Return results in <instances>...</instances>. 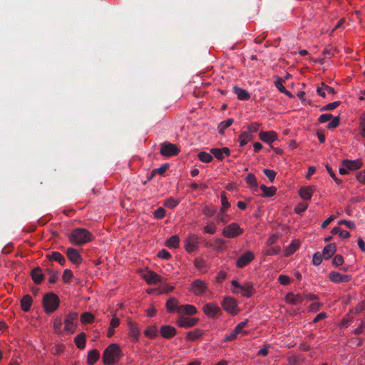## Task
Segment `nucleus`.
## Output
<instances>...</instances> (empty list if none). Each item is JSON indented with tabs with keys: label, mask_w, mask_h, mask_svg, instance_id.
<instances>
[{
	"label": "nucleus",
	"mask_w": 365,
	"mask_h": 365,
	"mask_svg": "<svg viewBox=\"0 0 365 365\" xmlns=\"http://www.w3.org/2000/svg\"><path fill=\"white\" fill-rule=\"evenodd\" d=\"M93 240V235L88 230L81 227L74 229L69 235L70 242L78 246L91 242Z\"/></svg>",
	"instance_id": "1"
},
{
	"label": "nucleus",
	"mask_w": 365,
	"mask_h": 365,
	"mask_svg": "<svg viewBox=\"0 0 365 365\" xmlns=\"http://www.w3.org/2000/svg\"><path fill=\"white\" fill-rule=\"evenodd\" d=\"M121 356L122 352L119 346L111 344L103 351V361L105 365H113L118 362Z\"/></svg>",
	"instance_id": "2"
},
{
	"label": "nucleus",
	"mask_w": 365,
	"mask_h": 365,
	"mask_svg": "<svg viewBox=\"0 0 365 365\" xmlns=\"http://www.w3.org/2000/svg\"><path fill=\"white\" fill-rule=\"evenodd\" d=\"M59 305L58 297L54 293L46 294L43 297V307L46 313H52Z\"/></svg>",
	"instance_id": "3"
},
{
	"label": "nucleus",
	"mask_w": 365,
	"mask_h": 365,
	"mask_svg": "<svg viewBox=\"0 0 365 365\" xmlns=\"http://www.w3.org/2000/svg\"><path fill=\"white\" fill-rule=\"evenodd\" d=\"M232 292L235 294H240L243 297H250L255 293L253 284L252 282H247L242 285L237 281L232 280Z\"/></svg>",
	"instance_id": "4"
},
{
	"label": "nucleus",
	"mask_w": 365,
	"mask_h": 365,
	"mask_svg": "<svg viewBox=\"0 0 365 365\" xmlns=\"http://www.w3.org/2000/svg\"><path fill=\"white\" fill-rule=\"evenodd\" d=\"M243 230L240 228V225L233 222L225 227L222 230V235L228 238H235L242 235Z\"/></svg>",
	"instance_id": "5"
},
{
	"label": "nucleus",
	"mask_w": 365,
	"mask_h": 365,
	"mask_svg": "<svg viewBox=\"0 0 365 365\" xmlns=\"http://www.w3.org/2000/svg\"><path fill=\"white\" fill-rule=\"evenodd\" d=\"M77 320L78 314L76 312H70L68 315H66L64 320V329L67 333L73 334L76 331Z\"/></svg>",
	"instance_id": "6"
},
{
	"label": "nucleus",
	"mask_w": 365,
	"mask_h": 365,
	"mask_svg": "<svg viewBox=\"0 0 365 365\" xmlns=\"http://www.w3.org/2000/svg\"><path fill=\"white\" fill-rule=\"evenodd\" d=\"M160 153L165 157L175 156L180 153V149L175 144L165 142L161 144Z\"/></svg>",
	"instance_id": "7"
},
{
	"label": "nucleus",
	"mask_w": 365,
	"mask_h": 365,
	"mask_svg": "<svg viewBox=\"0 0 365 365\" xmlns=\"http://www.w3.org/2000/svg\"><path fill=\"white\" fill-rule=\"evenodd\" d=\"M221 304L223 309L231 314H237L239 312L237 302L232 297H225Z\"/></svg>",
	"instance_id": "8"
},
{
	"label": "nucleus",
	"mask_w": 365,
	"mask_h": 365,
	"mask_svg": "<svg viewBox=\"0 0 365 365\" xmlns=\"http://www.w3.org/2000/svg\"><path fill=\"white\" fill-rule=\"evenodd\" d=\"M185 249L187 252H192L199 247V240L197 235H191L185 240Z\"/></svg>",
	"instance_id": "9"
},
{
	"label": "nucleus",
	"mask_w": 365,
	"mask_h": 365,
	"mask_svg": "<svg viewBox=\"0 0 365 365\" xmlns=\"http://www.w3.org/2000/svg\"><path fill=\"white\" fill-rule=\"evenodd\" d=\"M254 258V253L252 251L248 250L238 257L236 262V265L239 268H242L251 262Z\"/></svg>",
	"instance_id": "10"
},
{
	"label": "nucleus",
	"mask_w": 365,
	"mask_h": 365,
	"mask_svg": "<svg viewBox=\"0 0 365 365\" xmlns=\"http://www.w3.org/2000/svg\"><path fill=\"white\" fill-rule=\"evenodd\" d=\"M207 289V284L202 280L195 279L192 283L191 292L195 295H200Z\"/></svg>",
	"instance_id": "11"
},
{
	"label": "nucleus",
	"mask_w": 365,
	"mask_h": 365,
	"mask_svg": "<svg viewBox=\"0 0 365 365\" xmlns=\"http://www.w3.org/2000/svg\"><path fill=\"white\" fill-rule=\"evenodd\" d=\"M143 277L145 282L150 284H156L162 282V277L151 270L145 271L143 274Z\"/></svg>",
	"instance_id": "12"
},
{
	"label": "nucleus",
	"mask_w": 365,
	"mask_h": 365,
	"mask_svg": "<svg viewBox=\"0 0 365 365\" xmlns=\"http://www.w3.org/2000/svg\"><path fill=\"white\" fill-rule=\"evenodd\" d=\"M329 279L334 283L348 282L351 277L348 274H342L337 272H331L329 274Z\"/></svg>",
	"instance_id": "13"
},
{
	"label": "nucleus",
	"mask_w": 365,
	"mask_h": 365,
	"mask_svg": "<svg viewBox=\"0 0 365 365\" xmlns=\"http://www.w3.org/2000/svg\"><path fill=\"white\" fill-rule=\"evenodd\" d=\"M66 255L69 260L75 264H79L82 262V257L80 253L77 250L74 248H68L66 251Z\"/></svg>",
	"instance_id": "14"
},
{
	"label": "nucleus",
	"mask_w": 365,
	"mask_h": 365,
	"mask_svg": "<svg viewBox=\"0 0 365 365\" xmlns=\"http://www.w3.org/2000/svg\"><path fill=\"white\" fill-rule=\"evenodd\" d=\"M197 322H198V319H197V318H189V317L182 316V317H180L177 320L176 323L180 327L190 328V327L195 326L197 323Z\"/></svg>",
	"instance_id": "15"
},
{
	"label": "nucleus",
	"mask_w": 365,
	"mask_h": 365,
	"mask_svg": "<svg viewBox=\"0 0 365 365\" xmlns=\"http://www.w3.org/2000/svg\"><path fill=\"white\" fill-rule=\"evenodd\" d=\"M203 311L209 317H215L220 312V309L215 304L208 303L203 307Z\"/></svg>",
	"instance_id": "16"
},
{
	"label": "nucleus",
	"mask_w": 365,
	"mask_h": 365,
	"mask_svg": "<svg viewBox=\"0 0 365 365\" xmlns=\"http://www.w3.org/2000/svg\"><path fill=\"white\" fill-rule=\"evenodd\" d=\"M259 136L262 141L268 144H271L277 139V135L274 131H261Z\"/></svg>",
	"instance_id": "17"
},
{
	"label": "nucleus",
	"mask_w": 365,
	"mask_h": 365,
	"mask_svg": "<svg viewBox=\"0 0 365 365\" xmlns=\"http://www.w3.org/2000/svg\"><path fill=\"white\" fill-rule=\"evenodd\" d=\"M362 162L360 160H344L342 161V165L346 168L349 170H356L362 167Z\"/></svg>",
	"instance_id": "18"
},
{
	"label": "nucleus",
	"mask_w": 365,
	"mask_h": 365,
	"mask_svg": "<svg viewBox=\"0 0 365 365\" xmlns=\"http://www.w3.org/2000/svg\"><path fill=\"white\" fill-rule=\"evenodd\" d=\"M160 334L163 338L170 339L177 334V330L174 327L165 325L161 327Z\"/></svg>",
	"instance_id": "19"
},
{
	"label": "nucleus",
	"mask_w": 365,
	"mask_h": 365,
	"mask_svg": "<svg viewBox=\"0 0 365 365\" xmlns=\"http://www.w3.org/2000/svg\"><path fill=\"white\" fill-rule=\"evenodd\" d=\"M287 303L293 305H299L302 304L303 297L301 294H294L292 292L288 293L285 297Z\"/></svg>",
	"instance_id": "20"
},
{
	"label": "nucleus",
	"mask_w": 365,
	"mask_h": 365,
	"mask_svg": "<svg viewBox=\"0 0 365 365\" xmlns=\"http://www.w3.org/2000/svg\"><path fill=\"white\" fill-rule=\"evenodd\" d=\"M336 246L334 243H331L325 246L322 251V255L324 259H330L336 252Z\"/></svg>",
	"instance_id": "21"
},
{
	"label": "nucleus",
	"mask_w": 365,
	"mask_h": 365,
	"mask_svg": "<svg viewBox=\"0 0 365 365\" xmlns=\"http://www.w3.org/2000/svg\"><path fill=\"white\" fill-rule=\"evenodd\" d=\"M129 335L132 338V341L136 342L140 335V329L136 323L129 322Z\"/></svg>",
	"instance_id": "22"
},
{
	"label": "nucleus",
	"mask_w": 365,
	"mask_h": 365,
	"mask_svg": "<svg viewBox=\"0 0 365 365\" xmlns=\"http://www.w3.org/2000/svg\"><path fill=\"white\" fill-rule=\"evenodd\" d=\"M178 301L174 297L169 298L166 302V309L169 313L179 312Z\"/></svg>",
	"instance_id": "23"
},
{
	"label": "nucleus",
	"mask_w": 365,
	"mask_h": 365,
	"mask_svg": "<svg viewBox=\"0 0 365 365\" xmlns=\"http://www.w3.org/2000/svg\"><path fill=\"white\" fill-rule=\"evenodd\" d=\"M233 91L237 95V98L240 101H248L250 98V94L247 91L237 86L233 87Z\"/></svg>",
	"instance_id": "24"
},
{
	"label": "nucleus",
	"mask_w": 365,
	"mask_h": 365,
	"mask_svg": "<svg viewBox=\"0 0 365 365\" xmlns=\"http://www.w3.org/2000/svg\"><path fill=\"white\" fill-rule=\"evenodd\" d=\"M314 190L310 186L302 187L299 190V195L304 200H309L313 195Z\"/></svg>",
	"instance_id": "25"
},
{
	"label": "nucleus",
	"mask_w": 365,
	"mask_h": 365,
	"mask_svg": "<svg viewBox=\"0 0 365 365\" xmlns=\"http://www.w3.org/2000/svg\"><path fill=\"white\" fill-rule=\"evenodd\" d=\"M31 276L33 281L37 284H41L43 279V274L42 273L41 269L39 267H36L32 269Z\"/></svg>",
	"instance_id": "26"
},
{
	"label": "nucleus",
	"mask_w": 365,
	"mask_h": 365,
	"mask_svg": "<svg viewBox=\"0 0 365 365\" xmlns=\"http://www.w3.org/2000/svg\"><path fill=\"white\" fill-rule=\"evenodd\" d=\"M33 299L31 295H24L21 300V307L24 312H29L31 307Z\"/></svg>",
	"instance_id": "27"
},
{
	"label": "nucleus",
	"mask_w": 365,
	"mask_h": 365,
	"mask_svg": "<svg viewBox=\"0 0 365 365\" xmlns=\"http://www.w3.org/2000/svg\"><path fill=\"white\" fill-rule=\"evenodd\" d=\"M50 260L58 262L61 265H64L66 258L58 252H51L46 255Z\"/></svg>",
	"instance_id": "28"
},
{
	"label": "nucleus",
	"mask_w": 365,
	"mask_h": 365,
	"mask_svg": "<svg viewBox=\"0 0 365 365\" xmlns=\"http://www.w3.org/2000/svg\"><path fill=\"white\" fill-rule=\"evenodd\" d=\"M100 359V352L97 349H93L88 353L87 363L93 365Z\"/></svg>",
	"instance_id": "29"
},
{
	"label": "nucleus",
	"mask_w": 365,
	"mask_h": 365,
	"mask_svg": "<svg viewBox=\"0 0 365 365\" xmlns=\"http://www.w3.org/2000/svg\"><path fill=\"white\" fill-rule=\"evenodd\" d=\"M197 312L196 307L191 304H185L180 306L178 313H185L188 315H193Z\"/></svg>",
	"instance_id": "30"
},
{
	"label": "nucleus",
	"mask_w": 365,
	"mask_h": 365,
	"mask_svg": "<svg viewBox=\"0 0 365 365\" xmlns=\"http://www.w3.org/2000/svg\"><path fill=\"white\" fill-rule=\"evenodd\" d=\"M203 330L200 329H196L193 331L187 332L186 339L189 341H195L201 337L203 335Z\"/></svg>",
	"instance_id": "31"
},
{
	"label": "nucleus",
	"mask_w": 365,
	"mask_h": 365,
	"mask_svg": "<svg viewBox=\"0 0 365 365\" xmlns=\"http://www.w3.org/2000/svg\"><path fill=\"white\" fill-rule=\"evenodd\" d=\"M74 341L79 349H83L86 346V334L83 332L80 333L75 337Z\"/></svg>",
	"instance_id": "32"
},
{
	"label": "nucleus",
	"mask_w": 365,
	"mask_h": 365,
	"mask_svg": "<svg viewBox=\"0 0 365 365\" xmlns=\"http://www.w3.org/2000/svg\"><path fill=\"white\" fill-rule=\"evenodd\" d=\"M180 238L177 235H173L166 240L165 245L170 248H177L179 247Z\"/></svg>",
	"instance_id": "33"
},
{
	"label": "nucleus",
	"mask_w": 365,
	"mask_h": 365,
	"mask_svg": "<svg viewBox=\"0 0 365 365\" xmlns=\"http://www.w3.org/2000/svg\"><path fill=\"white\" fill-rule=\"evenodd\" d=\"M260 190L263 191L264 197H272L275 195L277 188L275 187H267L264 185H261L259 187Z\"/></svg>",
	"instance_id": "34"
},
{
	"label": "nucleus",
	"mask_w": 365,
	"mask_h": 365,
	"mask_svg": "<svg viewBox=\"0 0 365 365\" xmlns=\"http://www.w3.org/2000/svg\"><path fill=\"white\" fill-rule=\"evenodd\" d=\"M252 138V135L250 132H243L239 137L240 145L245 146Z\"/></svg>",
	"instance_id": "35"
},
{
	"label": "nucleus",
	"mask_w": 365,
	"mask_h": 365,
	"mask_svg": "<svg viewBox=\"0 0 365 365\" xmlns=\"http://www.w3.org/2000/svg\"><path fill=\"white\" fill-rule=\"evenodd\" d=\"M227 210L220 209L217 213L216 218L221 222L227 223L230 220V217L226 213Z\"/></svg>",
	"instance_id": "36"
},
{
	"label": "nucleus",
	"mask_w": 365,
	"mask_h": 365,
	"mask_svg": "<svg viewBox=\"0 0 365 365\" xmlns=\"http://www.w3.org/2000/svg\"><path fill=\"white\" fill-rule=\"evenodd\" d=\"M197 157L200 161L206 163H210L213 159V156L211 153H208L204 151L200 152L197 154Z\"/></svg>",
	"instance_id": "37"
},
{
	"label": "nucleus",
	"mask_w": 365,
	"mask_h": 365,
	"mask_svg": "<svg viewBox=\"0 0 365 365\" xmlns=\"http://www.w3.org/2000/svg\"><path fill=\"white\" fill-rule=\"evenodd\" d=\"M233 118H228L226 120L222 121L218 126L219 133L220 134L224 133L225 130L230 127L233 123Z\"/></svg>",
	"instance_id": "38"
},
{
	"label": "nucleus",
	"mask_w": 365,
	"mask_h": 365,
	"mask_svg": "<svg viewBox=\"0 0 365 365\" xmlns=\"http://www.w3.org/2000/svg\"><path fill=\"white\" fill-rule=\"evenodd\" d=\"M168 168V164H163L160 168L154 169L151 175L148 178V180H150L155 174L163 175L165 173V172L167 170Z\"/></svg>",
	"instance_id": "39"
},
{
	"label": "nucleus",
	"mask_w": 365,
	"mask_h": 365,
	"mask_svg": "<svg viewBox=\"0 0 365 365\" xmlns=\"http://www.w3.org/2000/svg\"><path fill=\"white\" fill-rule=\"evenodd\" d=\"M299 247V245L295 242H292L285 250L284 255L286 257H289L291 255H292Z\"/></svg>",
	"instance_id": "40"
},
{
	"label": "nucleus",
	"mask_w": 365,
	"mask_h": 365,
	"mask_svg": "<svg viewBox=\"0 0 365 365\" xmlns=\"http://www.w3.org/2000/svg\"><path fill=\"white\" fill-rule=\"evenodd\" d=\"M246 182L251 187H254L255 188H257V178L255 176L254 174L250 173L247 175V176L245 178Z\"/></svg>",
	"instance_id": "41"
},
{
	"label": "nucleus",
	"mask_w": 365,
	"mask_h": 365,
	"mask_svg": "<svg viewBox=\"0 0 365 365\" xmlns=\"http://www.w3.org/2000/svg\"><path fill=\"white\" fill-rule=\"evenodd\" d=\"M81 320L82 323L91 324L94 321V316L90 312H84L81 315Z\"/></svg>",
	"instance_id": "42"
},
{
	"label": "nucleus",
	"mask_w": 365,
	"mask_h": 365,
	"mask_svg": "<svg viewBox=\"0 0 365 365\" xmlns=\"http://www.w3.org/2000/svg\"><path fill=\"white\" fill-rule=\"evenodd\" d=\"M180 201L178 200H175L173 197H170L165 200L163 205L168 208H174L178 204Z\"/></svg>",
	"instance_id": "43"
},
{
	"label": "nucleus",
	"mask_w": 365,
	"mask_h": 365,
	"mask_svg": "<svg viewBox=\"0 0 365 365\" xmlns=\"http://www.w3.org/2000/svg\"><path fill=\"white\" fill-rule=\"evenodd\" d=\"M158 334V329L156 326H151L149 327L145 331V335L148 337L153 338L156 336Z\"/></svg>",
	"instance_id": "44"
},
{
	"label": "nucleus",
	"mask_w": 365,
	"mask_h": 365,
	"mask_svg": "<svg viewBox=\"0 0 365 365\" xmlns=\"http://www.w3.org/2000/svg\"><path fill=\"white\" fill-rule=\"evenodd\" d=\"M340 103H341L340 101H334V102L328 103L326 106L321 108L320 111L334 110L336 108H337L340 105Z\"/></svg>",
	"instance_id": "45"
},
{
	"label": "nucleus",
	"mask_w": 365,
	"mask_h": 365,
	"mask_svg": "<svg viewBox=\"0 0 365 365\" xmlns=\"http://www.w3.org/2000/svg\"><path fill=\"white\" fill-rule=\"evenodd\" d=\"M281 252V248L279 246H270L269 249L266 250L265 254L267 255L273 256L277 255Z\"/></svg>",
	"instance_id": "46"
},
{
	"label": "nucleus",
	"mask_w": 365,
	"mask_h": 365,
	"mask_svg": "<svg viewBox=\"0 0 365 365\" xmlns=\"http://www.w3.org/2000/svg\"><path fill=\"white\" fill-rule=\"evenodd\" d=\"M204 232L207 234H214L216 231V225L214 222H209L205 227L203 228Z\"/></svg>",
	"instance_id": "47"
},
{
	"label": "nucleus",
	"mask_w": 365,
	"mask_h": 365,
	"mask_svg": "<svg viewBox=\"0 0 365 365\" xmlns=\"http://www.w3.org/2000/svg\"><path fill=\"white\" fill-rule=\"evenodd\" d=\"M210 153L218 160H222L225 158L220 148H212L210 149Z\"/></svg>",
	"instance_id": "48"
},
{
	"label": "nucleus",
	"mask_w": 365,
	"mask_h": 365,
	"mask_svg": "<svg viewBox=\"0 0 365 365\" xmlns=\"http://www.w3.org/2000/svg\"><path fill=\"white\" fill-rule=\"evenodd\" d=\"M263 173L271 182H272L274 180L277 175L274 170L269 169H264Z\"/></svg>",
	"instance_id": "49"
},
{
	"label": "nucleus",
	"mask_w": 365,
	"mask_h": 365,
	"mask_svg": "<svg viewBox=\"0 0 365 365\" xmlns=\"http://www.w3.org/2000/svg\"><path fill=\"white\" fill-rule=\"evenodd\" d=\"M323 258L324 257L322 254L320 253L319 252L314 253L312 259L313 264H314L315 266H319L322 263Z\"/></svg>",
	"instance_id": "50"
},
{
	"label": "nucleus",
	"mask_w": 365,
	"mask_h": 365,
	"mask_svg": "<svg viewBox=\"0 0 365 365\" xmlns=\"http://www.w3.org/2000/svg\"><path fill=\"white\" fill-rule=\"evenodd\" d=\"M331 120V121L327 125V128L328 129H334V128H337L339 125V121H340L339 117V116L333 117Z\"/></svg>",
	"instance_id": "51"
},
{
	"label": "nucleus",
	"mask_w": 365,
	"mask_h": 365,
	"mask_svg": "<svg viewBox=\"0 0 365 365\" xmlns=\"http://www.w3.org/2000/svg\"><path fill=\"white\" fill-rule=\"evenodd\" d=\"M73 277V272L71 269H66L64 270L62 279L64 282L68 283L71 281Z\"/></svg>",
	"instance_id": "52"
},
{
	"label": "nucleus",
	"mask_w": 365,
	"mask_h": 365,
	"mask_svg": "<svg viewBox=\"0 0 365 365\" xmlns=\"http://www.w3.org/2000/svg\"><path fill=\"white\" fill-rule=\"evenodd\" d=\"M325 167H326V169H327V172L329 173V175L333 178V180L336 182V183L340 184L342 182V180L336 177V175H335L334 172L333 171L331 167L328 164H327Z\"/></svg>",
	"instance_id": "53"
},
{
	"label": "nucleus",
	"mask_w": 365,
	"mask_h": 365,
	"mask_svg": "<svg viewBox=\"0 0 365 365\" xmlns=\"http://www.w3.org/2000/svg\"><path fill=\"white\" fill-rule=\"evenodd\" d=\"M220 199H221V204H222V207L220 209L227 210L230 207V204L228 202V200H227V197L225 196V192L222 193Z\"/></svg>",
	"instance_id": "54"
},
{
	"label": "nucleus",
	"mask_w": 365,
	"mask_h": 365,
	"mask_svg": "<svg viewBox=\"0 0 365 365\" xmlns=\"http://www.w3.org/2000/svg\"><path fill=\"white\" fill-rule=\"evenodd\" d=\"M202 212L207 217H212L215 214L216 210L212 207L205 206L202 210Z\"/></svg>",
	"instance_id": "55"
},
{
	"label": "nucleus",
	"mask_w": 365,
	"mask_h": 365,
	"mask_svg": "<svg viewBox=\"0 0 365 365\" xmlns=\"http://www.w3.org/2000/svg\"><path fill=\"white\" fill-rule=\"evenodd\" d=\"M61 326H62L61 319H56L53 322V329L56 334H61L62 332Z\"/></svg>",
	"instance_id": "56"
},
{
	"label": "nucleus",
	"mask_w": 365,
	"mask_h": 365,
	"mask_svg": "<svg viewBox=\"0 0 365 365\" xmlns=\"http://www.w3.org/2000/svg\"><path fill=\"white\" fill-rule=\"evenodd\" d=\"M153 215L156 219H163L165 215V210L163 207H158L155 210Z\"/></svg>",
	"instance_id": "57"
},
{
	"label": "nucleus",
	"mask_w": 365,
	"mask_h": 365,
	"mask_svg": "<svg viewBox=\"0 0 365 365\" xmlns=\"http://www.w3.org/2000/svg\"><path fill=\"white\" fill-rule=\"evenodd\" d=\"M308 207V205L306 204V203H299L294 210H295V212L297 213V214H302V212H304Z\"/></svg>",
	"instance_id": "58"
},
{
	"label": "nucleus",
	"mask_w": 365,
	"mask_h": 365,
	"mask_svg": "<svg viewBox=\"0 0 365 365\" xmlns=\"http://www.w3.org/2000/svg\"><path fill=\"white\" fill-rule=\"evenodd\" d=\"M332 263L336 267L340 266L344 263V257L340 255H336L334 256Z\"/></svg>",
	"instance_id": "59"
},
{
	"label": "nucleus",
	"mask_w": 365,
	"mask_h": 365,
	"mask_svg": "<svg viewBox=\"0 0 365 365\" xmlns=\"http://www.w3.org/2000/svg\"><path fill=\"white\" fill-rule=\"evenodd\" d=\"M158 257L164 259H169L171 257L170 254L168 251L165 249L160 250L158 253Z\"/></svg>",
	"instance_id": "60"
},
{
	"label": "nucleus",
	"mask_w": 365,
	"mask_h": 365,
	"mask_svg": "<svg viewBox=\"0 0 365 365\" xmlns=\"http://www.w3.org/2000/svg\"><path fill=\"white\" fill-rule=\"evenodd\" d=\"M65 346L63 344H56L52 348V353L53 354H60L63 353Z\"/></svg>",
	"instance_id": "61"
},
{
	"label": "nucleus",
	"mask_w": 365,
	"mask_h": 365,
	"mask_svg": "<svg viewBox=\"0 0 365 365\" xmlns=\"http://www.w3.org/2000/svg\"><path fill=\"white\" fill-rule=\"evenodd\" d=\"M333 118V115L330 113H325V114H322L318 120L320 123H326L329 120H330L331 118Z\"/></svg>",
	"instance_id": "62"
},
{
	"label": "nucleus",
	"mask_w": 365,
	"mask_h": 365,
	"mask_svg": "<svg viewBox=\"0 0 365 365\" xmlns=\"http://www.w3.org/2000/svg\"><path fill=\"white\" fill-rule=\"evenodd\" d=\"M194 264L197 269H202L205 267V262L201 258H197L195 259Z\"/></svg>",
	"instance_id": "63"
},
{
	"label": "nucleus",
	"mask_w": 365,
	"mask_h": 365,
	"mask_svg": "<svg viewBox=\"0 0 365 365\" xmlns=\"http://www.w3.org/2000/svg\"><path fill=\"white\" fill-rule=\"evenodd\" d=\"M356 179L359 182L365 185V170H363L357 173Z\"/></svg>",
	"instance_id": "64"
}]
</instances>
